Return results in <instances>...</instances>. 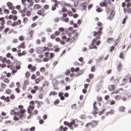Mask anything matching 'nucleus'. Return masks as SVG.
I'll use <instances>...</instances> for the list:
<instances>
[{
  "label": "nucleus",
  "instance_id": "obj_62",
  "mask_svg": "<svg viewBox=\"0 0 131 131\" xmlns=\"http://www.w3.org/2000/svg\"><path fill=\"white\" fill-rule=\"evenodd\" d=\"M29 130H30V131H34V130H35V127H34V126L31 127L29 129Z\"/></svg>",
  "mask_w": 131,
  "mask_h": 131
},
{
  "label": "nucleus",
  "instance_id": "obj_63",
  "mask_svg": "<svg viewBox=\"0 0 131 131\" xmlns=\"http://www.w3.org/2000/svg\"><path fill=\"white\" fill-rule=\"evenodd\" d=\"M4 12V13H5V14H9V12L10 11H9V10L5 9Z\"/></svg>",
  "mask_w": 131,
  "mask_h": 131
},
{
  "label": "nucleus",
  "instance_id": "obj_8",
  "mask_svg": "<svg viewBox=\"0 0 131 131\" xmlns=\"http://www.w3.org/2000/svg\"><path fill=\"white\" fill-rule=\"evenodd\" d=\"M52 83L53 84V87L56 88V86H57V85H58V81H57V80H56V79H53L52 80Z\"/></svg>",
  "mask_w": 131,
  "mask_h": 131
},
{
  "label": "nucleus",
  "instance_id": "obj_19",
  "mask_svg": "<svg viewBox=\"0 0 131 131\" xmlns=\"http://www.w3.org/2000/svg\"><path fill=\"white\" fill-rule=\"evenodd\" d=\"M113 11H112L111 12V13L110 14V16L107 17V19H108V20H112V18H111V17H113L114 16V15H113Z\"/></svg>",
  "mask_w": 131,
  "mask_h": 131
},
{
  "label": "nucleus",
  "instance_id": "obj_58",
  "mask_svg": "<svg viewBox=\"0 0 131 131\" xmlns=\"http://www.w3.org/2000/svg\"><path fill=\"white\" fill-rule=\"evenodd\" d=\"M49 55H50V52H45V57H49Z\"/></svg>",
  "mask_w": 131,
  "mask_h": 131
},
{
  "label": "nucleus",
  "instance_id": "obj_22",
  "mask_svg": "<svg viewBox=\"0 0 131 131\" xmlns=\"http://www.w3.org/2000/svg\"><path fill=\"white\" fill-rule=\"evenodd\" d=\"M61 21H64V22H66V23H67V22L69 21V18L67 17L66 18L64 19L63 18H61Z\"/></svg>",
  "mask_w": 131,
  "mask_h": 131
},
{
  "label": "nucleus",
  "instance_id": "obj_18",
  "mask_svg": "<svg viewBox=\"0 0 131 131\" xmlns=\"http://www.w3.org/2000/svg\"><path fill=\"white\" fill-rule=\"evenodd\" d=\"M110 91H114L115 90V86L114 85H111L108 88Z\"/></svg>",
  "mask_w": 131,
  "mask_h": 131
},
{
  "label": "nucleus",
  "instance_id": "obj_47",
  "mask_svg": "<svg viewBox=\"0 0 131 131\" xmlns=\"http://www.w3.org/2000/svg\"><path fill=\"white\" fill-rule=\"evenodd\" d=\"M102 59H103V57H99L98 59H97L96 60V63H98L99 62H101Z\"/></svg>",
  "mask_w": 131,
  "mask_h": 131
},
{
  "label": "nucleus",
  "instance_id": "obj_6",
  "mask_svg": "<svg viewBox=\"0 0 131 131\" xmlns=\"http://www.w3.org/2000/svg\"><path fill=\"white\" fill-rule=\"evenodd\" d=\"M34 33V32H33V30L30 31L28 34V39H30V40L32 39V37L33 36Z\"/></svg>",
  "mask_w": 131,
  "mask_h": 131
},
{
  "label": "nucleus",
  "instance_id": "obj_7",
  "mask_svg": "<svg viewBox=\"0 0 131 131\" xmlns=\"http://www.w3.org/2000/svg\"><path fill=\"white\" fill-rule=\"evenodd\" d=\"M15 69L16 70H20L21 69V62L19 61L16 62Z\"/></svg>",
  "mask_w": 131,
  "mask_h": 131
},
{
  "label": "nucleus",
  "instance_id": "obj_39",
  "mask_svg": "<svg viewBox=\"0 0 131 131\" xmlns=\"http://www.w3.org/2000/svg\"><path fill=\"white\" fill-rule=\"evenodd\" d=\"M58 30L60 32H63V31H65V29L64 28H59Z\"/></svg>",
  "mask_w": 131,
  "mask_h": 131
},
{
  "label": "nucleus",
  "instance_id": "obj_28",
  "mask_svg": "<svg viewBox=\"0 0 131 131\" xmlns=\"http://www.w3.org/2000/svg\"><path fill=\"white\" fill-rule=\"evenodd\" d=\"M90 125H91L92 126H94V125H93V123H92V122H89V123H88L85 125V126H86V127H89V126H90Z\"/></svg>",
  "mask_w": 131,
  "mask_h": 131
},
{
  "label": "nucleus",
  "instance_id": "obj_59",
  "mask_svg": "<svg viewBox=\"0 0 131 131\" xmlns=\"http://www.w3.org/2000/svg\"><path fill=\"white\" fill-rule=\"evenodd\" d=\"M1 88L2 89H6V84L4 83H1Z\"/></svg>",
  "mask_w": 131,
  "mask_h": 131
},
{
  "label": "nucleus",
  "instance_id": "obj_57",
  "mask_svg": "<svg viewBox=\"0 0 131 131\" xmlns=\"http://www.w3.org/2000/svg\"><path fill=\"white\" fill-rule=\"evenodd\" d=\"M66 75L68 76L70 74V70H68L67 72L65 73Z\"/></svg>",
  "mask_w": 131,
  "mask_h": 131
},
{
  "label": "nucleus",
  "instance_id": "obj_36",
  "mask_svg": "<svg viewBox=\"0 0 131 131\" xmlns=\"http://www.w3.org/2000/svg\"><path fill=\"white\" fill-rule=\"evenodd\" d=\"M25 76H26V77H27V78H28V77L30 76V73H29V72H27L25 73Z\"/></svg>",
  "mask_w": 131,
  "mask_h": 131
},
{
  "label": "nucleus",
  "instance_id": "obj_49",
  "mask_svg": "<svg viewBox=\"0 0 131 131\" xmlns=\"http://www.w3.org/2000/svg\"><path fill=\"white\" fill-rule=\"evenodd\" d=\"M35 61L37 62V63H40L42 61V60H41V59H39V58H36L35 59Z\"/></svg>",
  "mask_w": 131,
  "mask_h": 131
},
{
  "label": "nucleus",
  "instance_id": "obj_30",
  "mask_svg": "<svg viewBox=\"0 0 131 131\" xmlns=\"http://www.w3.org/2000/svg\"><path fill=\"white\" fill-rule=\"evenodd\" d=\"M122 67V65L121 64V63H119L118 65V67H117V69H118V71H120V69H121V67Z\"/></svg>",
  "mask_w": 131,
  "mask_h": 131
},
{
  "label": "nucleus",
  "instance_id": "obj_52",
  "mask_svg": "<svg viewBox=\"0 0 131 131\" xmlns=\"http://www.w3.org/2000/svg\"><path fill=\"white\" fill-rule=\"evenodd\" d=\"M17 19H18V17H17L16 15H13V17L12 18V20H13V21H17Z\"/></svg>",
  "mask_w": 131,
  "mask_h": 131
},
{
  "label": "nucleus",
  "instance_id": "obj_14",
  "mask_svg": "<svg viewBox=\"0 0 131 131\" xmlns=\"http://www.w3.org/2000/svg\"><path fill=\"white\" fill-rule=\"evenodd\" d=\"M40 8H41V6L40 5H39V4H35L34 6V10H38V9H40Z\"/></svg>",
  "mask_w": 131,
  "mask_h": 131
},
{
  "label": "nucleus",
  "instance_id": "obj_17",
  "mask_svg": "<svg viewBox=\"0 0 131 131\" xmlns=\"http://www.w3.org/2000/svg\"><path fill=\"white\" fill-rule=\"evenodd\" d=\"M120 112H123L125 110V107L123 106H121L119 108Z\"/></svg>",
  "mask_w": 131,
  "mask_h": 131
},
{
  "label": "nucleus",
  "instance_id": "obj_31",
  "mask_svg": "<svg viewBox=\"0 0 131 131\" xmlns=\"http://www.w3.org/2000/svg\"><path fill=\"white\" fill-rule=\"evenodd\" d=\"M29 84V82L28 81V80H25L24 81V86L25 87L26 86V85H28Z\"/></svg>",
  "mask_w": 131,
  "mask_h": 131
},
{
  "label": "nucleus",
  "instance_id": "obj_41",
  "mask_svg": "<svg viewBox=\"0 0 131 131\" xmlns=\"http://www.w3.org/2000/svg\"><path fill=\"white\" fill-rule=\"evenodd\" d=\"M54 56H55V55L54 54V53H50V60H52V59H53V58H54Z\"/></svg>",
  "mask_w": 131,
  "mask_h": 131
},
{
  "label": "nucleus",
  "instance_id": "obj_51",
  "mask_svg": "<svg viewBox=\"0 0 131 131\" xmlns=\"http://www.w3.org/2000/svg\"><path fill=\"white\" fill-rule=\"evenodd\" d=\"M35 81V83H36L37 84L39 83V82L40 81V79L37 78V79H36Z\"/></svg>",
  "mask_w": 131,
  "mask_h": 131
},
{
  "label": "nucleus",
  "instance_id": "obj_42",
  "mask_svg": "<svg viewBox=\"0 0 131 131\" xmlns=\"http://www.w3.org/2000/svg\"><path fill=\"white\" fill-rule=\"evenodd\" d=\"M12 92V91L10 89H8L6 91V93L7 94V95H10V94H11V92Z\"/></svg>",
  "mask_w": 131,
  "mask_h": 131
},
{
  "label": "nucleus",
  "instance_id": "obj_64",
  "mask_svg": "<svg viewBox=\"0 0 131 131\" xmlns=\"http://www.w3.org/2000/svg\"><path fill=\"white\" fill-rule=\"evenodd\" d=\"M46 39L45 37H42L41 38V41L44 43L46 42Z\"/></svg>",
  "mask_w": 131,
  "mask_h": 131
},
{
  "label": "nucleus",
  "instance_id": "obj_26",
  "mask_svg": "<svg viewBox=\"0 0 131 131\" xmlns=\"http://www.w3.org/2000/svg\"><path fill=\"white\" fill-rule=\"evenodd\" d=\"M60 5L61 7H65L66 3H65V1H61Z\"/></svg>",
  "mask_w": 131,
  "mask_h": 131
},
{
  "label": "nucleus",
  "instance_id": "obj_23",
  "mask_svg": "<svg viewBox=\"0 0 131 131\" xmlns=\"http://www.w3.org/2000/svg\"><path fill=\"white\" fill-rule=\"evenodd\" d=\"M57 92H54V91H52L50 94H49V96H57Z\"/></svg>",
  "mask_w": 131,
  "mask_h": 131
},
{
  "label": "nucleus",
  "instance_id": "obj_40",
  "mask_svg": "<svg viewBox=\"0 0 131 131\" xmlns=\"http://www.w3.org/2000/svg\"><path fill=\"white\" fill-rule=\"evenodd\" d=\"M5 101H6V102H7V103H9L10 101V97L7 96V97H6V100Z\"/></svg>",
  "mask_w": 131,
  "mask_h": 131
},
{
  "label": "nucleus",
  "instance_id": "obj_53",
  "mask_svg": "<svg viewBox=\"0 0 131 131\" xmlns=\"http://www.w3.org/2000/svg\"><path fill=\"white\" fill-rule=\"evenodd\" d=\"M68 14L70 17H72V16H73V13H72V12L71 11L68 12Z\"/></svg>",
  "mask_w": 131,
  "mask_h": 131
},
{
  "label": "nucleus",
  "instance_id": "obj_46",
  "mask_svg": "<svg viewBox=\"0 0 131 131\" xmlns=\"http://www.w3.org/2000/svg\"><path fill=\"white\" fill-rule=\"evenodd\" d=\"M54 35H55V36H59L60 35V32L58 31H55Z\"/></svg>",
  "mask_w": 131,
  "mask_h": 131
},
{
  "label": "nucleus",
  "instance_id": "obj_33",
  "mask_svg": "<svg viewBox=\"0 0 131 131\" xmlns=\"http://www.w3.org/2000/svg\"><path fill=\"white\" fill-rule=\"evenodd\" d=\"M46 51H51V49H49L48 47H44L43 51L46 52Z\"/></svg>",
  "mask_w": 131,
  "mask_h": 131
},
{
  "label": "nucleus",
  "instance_id": "obj_38",
  "mask_svg": "<svg viewBox=\"0 0 131 131\" xmlns=\"http://www.w3.org/2000/svg\"><path fill=\"white\" fill-rule=\"evenodd\" d=\"M115 99L116 100H120V99H121V96H120L119 95H116L115 97Z\"/></svg>",
  "mask_w": 131,
  "mask_h": 131
},
{
  "label": "nucleus",
  "instance_id": "obj_48",
  "mask_svg": "<svg viewBox=\"0 0 131 131\" xmlns=\"http://www.w3.org/2000/svg\"><path fill=\"white\" fill-rule=\"evenodd\" d=\"M12 70L11 73L12 74H15V73H17V70H13L12 68L10 69Z\"/></svg>",
  "mask_w": 131,
  "mask_h": 131
},
{
  "label": "nucleus",
  "instance_id": "obj_45",
  "mask_svg": "<svg viewBox=\"0 0 131 131\" xmlns=\"http://www.w3.org/2000/svg\"><path fill=\"white\" fill-rule=\"evenodd\" d=\"M71 108H72V109H73V110H75V109H76V104H74L72 105Z\"/></svg>",
  "mask_w": 131,
  "mask_h": 131
},
{
  "label": "nucleus",
  "instance_id": "obj_1",
  "mask_svg": "<svg viewBox=\"0 0 131 131\" xmlns=\"http://www.w3.org/2000/svg\"><path fill=\"white\" fill-rule=\"evenodd\" d=\"M25 112H26L25 110H20L17 112H16L14 113L13 120H15V121H18V120H19V118H18L17 116H18L20 119H26V115H25Z\"/></svg>",
  "mask_w": 131,
  "mask_h": 131
},
{
  "label": "nucleus",
  "instance_id": "obj_13",
  "mask_svg": "<svg viewBox=\"0 0 131 131\" xmlns=\"http://www.w3.org/2000/svg\"><path fill=\"white\" fill-rule=\"evenodd\" d=\"M25 49V42H23L18 47V49Z\"/></svg>",
  "mask_w": 131,
  "mask_h": 131
},
{
  "label": "nucleus",
  "instance_id": "obj_20",
  "mask_svg": "<svg viewBox=\"0 0 131 131\" xmlns=\"http://www.w3.org/2000/svg\"><path fill=\"white\" fill-rule=\"evenodd\" d=\"M118 40H120V36H119L118 37V39L116 40V41L115 42V47H116V46H117V45H118V42H119V41H118Z\"/></svg>",
  "mask_w": 131,
  "mask_h": 131
},
{
  "label": "nucleus",
  "instance_id": "obj_29",
  "mask_svg": "<svg viewBox=\"0 0 131 131\" xmlns=\"http://www.w3.org/2000/svg\"><path fill=\"white\" fill-rule=\"evenodd\" d=\"M102 11L103 9H102L100 7L96 9V12H97V13H101V12H102Z\"/></svg>",
  "mask_w": 131,
  "mask_h": 131
},
{
  "label": "nucleus",
  "instance_id": "obj_2",
  "mask_svg": "<svg viewBox=\"0 0 131 131\" xmlns=\"http://www.w3.org/2000/svg\"><path fill=\"white\" fill-rule=\"evenodd\" d=\"M103 30V28L100 27L98 30V32L94 31V36H96V38L97 39H100V36H101V33H102V31Z\"/></svg>",
  "mask_w": 131,
  "mask_h": 131
},
{
  "label": "nucleus",
  "instance_id": "obj_61",
  "mask_svg": "<svg viewBox=\"0 0 131 131\" xmlns=\"http://www.w3.org/2000/svg\"><path fill=\"white\" fill-rule=\"evenodd\" d=\"M44 122H45V121L42 119H40L39 121V123L40 124H43Z\"/></svg>",
  "mask_w": 131,
  "mask_h": 131
},
{
  "label": "nucleus",
  "instance_id": "obj_27",
  "mask_svg": "<svg viewBox=\"0 0 131 131\" xmlns=\"http://www.w3.org/2000/svg\"><path fill=\"white\" fill-rule=\"evenodd\" d=\"M91 72H95V71H96V66H93L91 68Z\"/></svg>",
  "mask_w": 131,
  "mask_h": 131
},
{
  "label": "nucleus",
  "instance_id": "obj_10",
  "mask_svg": "<svg viewBox=\"0 0 131 131\" xmlns=\"http://www.w3.org/2000/svg\"><path fill=\"white\" fill-rule=\"evenodd\" d=\"M99 6H100V7H105V8H107V2H102L101 3H100Z\"/></svg>",
  "mask_w": 131,
  "mask_h": 131
},
{
  "label": "nucleus",
  "instance_id": "obj_24",
  "mask_svg": "<svg viewBox=\"0 0 131 131\" xmlns=\"http://www.w3.org/2000/svg\"><path fill=\"white\" fill-rule=\"evenodd\" d=\"M29 110H31V111H33V110L34 109V106L30 105L28 108Z\"/></svg>",
  "mask_w": 131,
  "mask_h": 131
},
{
  "label": "nucleus",
  "instance_id": "obj_21",
  "mask_svg": "<svg viewBox=\"0 0 131 131\" xmlns=\"http://www.w3.org/2000/svg\"><path fill=\"white\" fill-rule=\"evenodd\" d=\"M7 7H8V9H11V7L13 6V4L11 2H8L7 4Z\"/></svg>",
  "mask_w": 131,
  "mask_h": 131
},
{
  "label": "nucleus",
  "instance_id": "obj_25",
  "mask_svg": "<svg viewBox=\"0 0 131 131\" xmlns=\"http://www.w3.org/2000/svg\"><path fill=\"white\" fill-rule=\"evenodd\" d=\"M127 19V15H126L125 18H124L122 20V24H125L126 22V19Z\"/></svg>",
  "mask_w": 131,
  "mask_h": 131
},
{
  "label": "nucleus",
  "instance_id": "obj_56",
  "mask_svg": "<svg viewBox=\"0 0 131 131\" xmlns=\"http://www.w3.org/2000/svg\"><path fill=\"white\" fill-rule=\"evenodd\" d=\"M2 63H6L7 62V58L5 57L4 58L2 59Z\"/></svg>",
  "mask_w": 131,
  "mask_h": 131
},
{
  "label": "nucleus",
  "instance_id": "obj_11",
  "mask_svg": "<svg viewBox=\"0 0 131 131\" xmlns=\"http://www.w3.org/2000/svg\"><path fill=\"white\" fill-rule=\"evenodd\" d=\"M0 21H1V25H2V26L5 25V24H6V21H5V17H2L0 18Z\"/></svg>",
  "mask_w": 131,
  "mask_h": 131
},
{
  "label": "nucleus",
  "instance_id": "obj_15",
  "mask_svg": "<svg viewBox=\"0 0 131 131\" xmlns=\"http://www.w3.org/2000/svg\"><path fill=\"white\" fill-rule=\"evenodd\" d=\"M58 6L57 4H53L52 6L51 10L52 11H56V8H58Z\"/></svg>",
  "mask_w": 131,
  "mask_h": 131
},
{
  "label": "nucleus",
  "instance_id": "obj_60",
  "mask_svg": "<svg viewBox=\"0 0 131 131\" xmlns=\"http://www.w3.org/2000/svg\"><path fill=\"white\" fill-rule=\"evenodd\" d=\"M81 119H85V115H82L80 116Z\"/></svg>",
  "mask_w": 131,
  "mask_h": 131
},
{
  "label": "nucleus",
  "instance_id": "obj_54",
  "mask_svg": "<svg viewBox=\"0 0 131 131\" xmlns=\"http://www.w3.org/2000/svg\"><path fill=\"white\" fill-rule=\"evenodd\" d=\"M40 72H41L42 73H43L45 72V67H42L40 69Z\"/></svg>",
  "mask_w": 131,
  "mask_h": 131
},
{
  "label": "nucleus",
  "instance_id": "obj_50",
  "mask_svg": "<svg viewBox=\"0 0 131 131\" xmlns=\"http://www.w3.org/2000/svg\"><path fill=\"white\" fill-rule=\"evenodd\" d=\"M61 12H62V13H66V12H67V9H66V8H64V7H63V8H62Z\"/></svg>",
  "mask_w": 131,
  "mask_h": 131
},
{
  "label": "nucleus",
  "instance_id": "obj_55",
  "mask_svg": "<svg viewBox=\"0 0 131 131\" xmlns=\"http://www.w3.org/2000/svg\"><path fill=\"white\" fill-rule=\"evenodd\" d=\"M49 60H50V58H48V57L43 58V62H48V61H49Z\"/></svg>",
  "mask_w": 131,
  "mask_h": 131
},
{
  "label": "nucleus",
  "instance_id": "obj_43",
  "mask_svg": "<svg viewBox=\"0 0 131 131\" xmlns=\"http://www.w3.org/2000/svg\"><path fill=\"white\" fill-rule=\"evenodd\" d=\"M115 49V47L114 46H113L112 47H111V49L110 50V51L111 52H113V51H114V49Z\"/></svg>",
  "mask_w": 131,
  "mask_h": 131
},
{
  "label": "nucleus",
  "instance_id": "obj_37",
  "mask_svg": "<svg viewBox=\"0 0 131 131\" xmlns=\"http://www.w3.org/2000/svg\"><path fill=\"white\" fill-rule=\"evenodd\" d=\"M36 70V68L34 66L32 67V69H31V72H34Z\"/></svg>",
  "mask_w": 131,
  "mask_h": 131
},
{
  "label": "nucleus",
  "instance_id": "obj_5",
  "mask_svg": "<svg viewBox=\"0 0 131 131\" xmlns=\"http://www.w3.org/2000/svg\"><path fill=\"white\" fill-rule=\"evenodd\" d=\"M37 14L40 16H42V17H45V16H46V13H45V10H43V9L38 10Z\"/></svg>",
  "mask_w": 131,
  "mask_h": 131
},
{
  "label": "nucleus",
  "instance_id": "obj_3",
  "mask_svg": "<svg viewBox=\"0 0 131 131\" xmlns=\"http://www.w3.org/2000/svg\"><path fill=\"white\" fill-rule=\"evenodd\" d=\"M64 125H67V126H69L70 127V129L73 130L74 129V127L72 126V124H74V119L72 120L71 122H69L68 121H65L63 122Z\"/></svg>",
  "mask_w": 131,
  "mask_h": 131
},
{
  "label": "nucleus",
  "instance_id": "obj_34",
  "mask_svg": "<svg viewBox=\"0 0 131 131\" xmlns=\"http://www.w3.org/2000/svg\"><path fill=\"white\" fill-rule=\"evenodd\" d=\"M11 25L12 27H15V26H17V25H18L17 24V21H14V22H13V24H11Z\"/></svg>",
  "mask_w": 131,
  "mask_h": 131
},
{
  "label": "nucleus",
  "instance_id": "obj_32",
  "mask_svg": "<svg viewBox=\"0 0 131 131\" xmlns=\"http://www.w3.org/2000/svg\"><path fill=\"white\" fill-rule=\"evenodd\" d=\"M59 103H60V100L59 99H56L54 102V105H58V104H59Z\"/></svg>",
  "mask_w": 131,
  "mask_h": 131
},
{
  "label": "nucleus",
  "instance_id": "obj_4",
  "mask_svg": "<svg viewBox=\"0 0 131 131\" xmlns=\"http://www.w3.org/2000/svg\"><path fill=\"white\" fill-rule=\"evenodd\" d=\"M97 42V38H94L92 42L91 45L89 47L90 50H93V49H95L97 50L98 47L96 46V42Z\"/></svg>",
  "mask_w": 131,
  "mask_h": 131
},
{
  "label": "nucleus",
  "instance_id": "obj_35",
  "mask_svg": "<svg viewBox=\"0 0 131 131\" xmlns=\"http://www.w3.org/2000/svg\"><path fill=\"white\" fill-rule=\"evenodd\" d=\"M59 20H60V18H59V17H55L54 19V21L55 23H57L58 22H59Z\"/></svg>",
  "mask_w": 131,
  "mask_h": 131
},
{
  "label": "nucleus",
  "instance_id": "obj_16",
  "mask_svg": "<svg viewBox=\"0 0 131 131\" xmlns=\"http://www.w3.org/2000/svg\"><path fill=\"white\" fill-rule=\"evenodd\" d=\"M109 114H111V115L114 114V111L113 110H111L110 112H107L105 113L106 116H108Z\"/></svg>",
  "mask_w": 131,
  "mask_h": 131
},
{
  "label": "nucleus",
  "instance_id": "obj_44",
  "mask_svg": "<svg viewBox=\"0 0 131 131\" xmlns=\"http://www.w3.org/2000/svg\"><path fill=\"white\" fill-rule=\"evenodd\" d=\"M89 78L90 79H93L94 78V74H89Z\"/></svg>",
  "mask_w": 131,
  "mask_h": 131
},
{
  "label": "nucleus",
  "instance_id": "obj_12",
  "mask_svg": "<svg viewBox=\"0 0 131 131\" xmlns=\"http://www.w3.org/2000/svg\"><path fill=\"white\" fill-rule=\"evenodd\" d=\"M80 6H82V10H83L84 11L86 9V3H85V2H83Z\"/></svg>",
  "mask_w": 131,
  "mask_h": 131
},
{
  "label": "nucleus",
  "instance_id": "obj_9",
  "mask_svg": "<svg viewBox=\"0 0 131 131\" xmlns=\"http://www.w3.org/2000/svg\"><path fill=\"white\" fill-rule=\"evenodd\" d=\"M67 129H68V127H63V125H61L60 127H59V129H58V130H59V131H66V130H67Z\"/></svg>",
  "mask_w": 131,
  "mask_h": 131
}]
</instances>
